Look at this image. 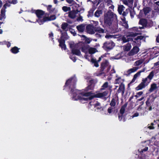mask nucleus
<instances>
[{"label":"nucleus","instance_id":"nucleus-1","mask_svg":"<svg viewBox=\"0 0 159 159\" xmlns=\"http://www.w3.org/2000/svg\"><path fill=\"white\" fill-rule=\"evenodd\" d=\"M92 89V87L91 86L89 85L85 89L82 90L72 89L71 92L72 95V99L75 100H79L81 102L84 103L85 102L92 99L93 98H103L108 94L107 91H105L103 93H98L95 94H93L91 92H87L89 90Z\"/></svg>","mask_w":159,"mask_h":159},{"label":"nucleus","instance_id":"nucleus-2","mask_svg":"<svg viewBox=\"0 0 159 159\" xmlns=\"http://www.w3.org/2000/svg\"><path fill=\"white\" fill-rule=\"evenodd\" d=\"M36 14L38 19L36 20L40 25L43 24L44 23V18L46 17L44 12L41 10H37L35 11Z\"/></svg>","mask_w":159,"mask_h":159},{"label":"nucleus","instance_id":"nucleus-3","mask_svg":"<svg viewBox=\"0 0 159 159\" xmlns=\"http://www.w3.org/2000/svg\"><path fill=\"white\" fill-rule=\"evenodd\" d=\"M116 17V15L113 14L112 12H107L104 18L105 23L109 26L110 25L113 20V18Z\"/></svg>","mask_w":159,"mask_h":159},{"label":"nucleus","instance_id":"nucleus-4","mask_svg":"<svg viewBox=\"0 0 159 159\" xmlns=\"http://www.w3.org/2000/svg\"><path fill=\"white\" fill-rule=\"evenodd\" d=\"M89 107L91 110H96V109L103 110L100 103L96 101H92L89 104Z\"/></svg>","mask_w":159,"mask_h":159},{"label":"nucleus","instance_id":"nucleus-5","mask_svg":"<svg viewBox=\"0 0 159 159\" xmlns=\"http://www.w3.org/2000/svg\"><path fill=\"white\" fill-rule=\"evenodd\" d=\"M150 82L151 81L147 77L143 79L142 82L136 88V90H139L144 88L148 85Z\"/></svg>","mask_w":159,"mask_h":159},{"label":"nucleus","instance_id":"nucleus-6","mask_svg":"<svg viewBox=\"0 0 159 159\" xmlns=\"http://www.w3.org/2000/svg\"><path fill=\"white\" fill-rule=\"evenodd\" d=\"M82 51L85 53V58L86 59H88V60H89V59L88 58L87 56L88 54L89 53L90 54H94L96 52H97V50L95 48H86L83 47L82 49Z\"/></svg>","mask_w":159,"mask_h":159},{"label":"nucleus","instance_id":"nucleus-7","mask_svg":"<svg viewBox=\"0 0 159 159\" xmlns=\"http://www.w3.org/2000/svg\"><path fill=\"white\" fill-rule=\"evenodd\" d=\"M115 43L112 41H107L105 42L103 46V48L106 50L111 49L115 46Z\"/></svg>","mask_w":159,"mask_h":159},{"label":"nucleus","instance_id":"nucleus-8","mask_svg":"<svg viewBox=\"0 0 159 159\" xmlns=\"http://www.w3.org/2000/svg\"><path fill=\"white\" fill-rule=\"evenodd\" d=\"M70 47L71 49V51L73 54L80 56V52L77 47V45H75L74 43H70Z\"/></svg>","mask_w":159,"mask_h":159},{"label":"nucleus","instance_id":"nucleus-9","mask_svg":"<svg viewBox=\"0 0 159 159\" xmlns=\"http://www.w3.org/2000/svg\"><path fill=\"white\" fill-rule=\"evenodd\" d=\"M137 35L136 33H130L129 35H127L126 37L123 36L122 38V40L124 43L127 42L131 40V39H133L132 38H131L130 37H134Z\"/></svg>","mask_w":159,"mask_h":159},{"label":"nucleus","instance_id":"nucleus-10","mask_svg":"<svg viewBox=\"0 0 159 159\" xmlns=\"http://www.w3.org/2000/svg\"><path fill=\"white\" fill-rule=\"evenodd\" d=\"M79 12L80 11L78 9L70 11L68 12V16L71 19H74L76 17V14Z\"/></svg>","mask_w":159,"mask_h":159},{"label":"nucleus","instance_id":"nucleus-11","mask_svg":"<svg viewBox=\"0 0 159 159\" xmlns=\"http://www.w3.org/2000/svg\"><path fill=\"white\" fill-rule=\"evenodd\" d=\"M7 6V4L6 3L4 5L1 11V14L0 15V20H2L5 18V9Z\"/></svg>","mask_w":159,"mask_h":159},{"label":"nucleus","instance_id":"nucleus-12","mask_svg":"<svg viewBox=\"0 0 159 159\" xmlns=\"http://www.w3.org/2000/svg\"><path fill=\"white\" fill-rule=\"evenodd\" d=\"M76 81V79L75 77L71 78L66 81V85H70L74 86Z\"/></svg>","mask_w":159,"mask_h":159},{"label":"nucleus","instance_id":"nucleus-13","mask_svg":"<svg viewBox=\"0 0 159 159\" xmlns=\"http://www.w3.org/2000/svg\"><path fill=\"white\" fill-rule=\"evenodd\" d=\"M139 48L136 46L134 47L132 50L128 53L129 56H133L137 54L139 51Z\"/></svg>","mask_w":159,"mask_h":159},{"label":"nucleus","instance_id":"nucleus-14","mask_svg":"<svg viewBox=\"0 0 159 159\" xmlns=\"http://www.w3.org/2000/svg\"><path fill=\"white\" fill-rule=\"evenodd\" d=\"M46 7L48 11L50 13H56L57 12V10H56V8H55L52 7V5L46 6Z\"/></svg>","mask_w":159,"mask_h":159},{"label":"nucleus","instance_id":"nucleus-15","mask_svg":"<svg viewBox=\"0 0 159 159\" xmlns=\"http://www.w3.org/2000/svg\"><path fill=\"white\" fill-rule=\"evenodd\" d=\"M95 30L94 27L92 25H89L87 27V31L90 34H94L96 31Z\"/></svg>","mask_w":159,"mask_h":159},{"label":"nucleus","instance_id":"nucleus-16","mask_svg":"<svg viewBox=\"0 0 159 159\" xmlns=\"http://www.w3.org/2000/svg\"><path fill=\"white\" fill-rule=\"evenodd\" d=\"M103 57V56H102L99 58L98 61H97L96 59L92 58L91 59V62L96 67L99 66V65L98 63V61H101L102 58Z\"/></svg>","mask_w":159,"mask_h":159},{"label":"nucleus","instance_id":"nucleus-17","mask_svg":"<svg viewBox=\"0 0 159 159\" xmlns=\"http://www.w3.org/2000/svg\"><path fill=\"white\" fill-rule=\"evenodd\" d=\"M125 87L124 84H120L119 88L117 90V92L118 93H121L122 95H123L124 93Z\"/></svg>","mask_w":159,"mask_h":159},{"label":"nucleus","instance_id":"nucleus-18","mask_svg":"<svg viewBox=\"0 0 159 159\" xmlns=\"http://www.w3.org/2000/svg\"><path fill=\"white\" fill-rule=\"evenodd\" d=\"M139 68L138 67H134L131 69H129L127 71L126 73L127 75H129L132 73L136 71Z\"/></svg>","mask_w":159,"mask_h":159},{"label":"nucleus","instance_id":"nucleus-19","mask_svg":"<svg viewBox=\"0 0 159 159\" xmlns=\"http://www.w3.org/2000/svg\"><path fill=\"white\" fill-rule=\"evenodd\" d=\"M56 18V15H52L50 17L46 16V17L44 18V22L47 21L55 20Z\"/></svg>","mask_w":159,"mask_h":159},{"label":"nucleus","instance_id":"nucleus-20","mask_svg":"<svg viewBox=\"0 0 159 159\" xmlns=\"http://www.w3.org/2000/svg\"><path fill=\"white\" fill-rule=\"evenodd\" d=\"M82 38V39L84 40L85 43H89L91 41L90 38H89L86 37L84 35H79Z\"/></svg>","mask_w":159,"mask_h":159},{"label":"nucleus","instance_id":"nucleus-21","mask_svg":"<svg viewBox=\"0 0 159 159\" xmlns=\"http://www.w3.org/2000/svg\"><path fill=\"white\" fill-rule=\"evenodd\" d=\"M59 45L61 48L62 49L65 50L66 48V47L65 44H64L65 41L63 39L59 40Z\"/></svg>","mask_w":159,"mask_h":159},{"label":"nucleus","instance_id":"nucleus-22","mask_svg":"<svg viewBox=\"0 0 159 159\" xmlns=\"http://www.w3.org/2000/svg\"><path fill=\"white\" fill-rule=\"evenodd\" d=\"M124 82V80L123 79H121L120 77H117L116 79L115 83V84H123V83Z\"/></svg>","mask_w":159,"mask_h":159},{"label":"nucleus","instance_id":"nucleus-23","mask_svg":"<svg viewBox=\"0 0 159 159\" xmlns=\"http://www.w3.org/2000/svg\"><path fill=\"white\" fill-rule=\"evenodd\" d=\"M123 2L125 4L129 6L133 4V0H128V1L124 0H123Z\"/></svg>","mask_w":159,"mask_h":159},{"label":"nucleus","instance_id":"nucleus-24","mask_svg":"<svg viewBox=\"0 0 159 159\" xmlns=\"http://www.w3.org/2000/svg\"><path fill=\"white\" fill-rule=\"evenodd\" d=\"M76 28L79 32H83L85 28L84 25L81 24L77 26Z\"/></svg>","mask_w":159,"mask_h":159},{"label":"nucleus","instance_id":"nucleus-25","mask_svg":"<svg viewBox=\"0 0 159 159\" xmlns=\"http://www.w3.org/2000/svg\"><path fill=\"white\" fill-rule=\"evenodd\" d=\"M139 23L143 26H147L148 22L145 19H141L139 22Z\"/></svg>","mask_w":159,"mask_h":159},{"label":"nucleus","instance_id":"nucleus-26","mask_svg":"<svg viewBox=\"0 0 159 159\" xmlns=\"http://www.w3.org/2000/svg\"><path fill=\"white\" fill-rule=\"evenodd\" d=\"M157 88V86L156 84L155 83H153L151 84V87L149 89V91L150 92H152Z\"/></svg>","mask_w":159,"mask_h":159},{"label":"nucleus","instance_id":"nucleus-27","mask_svg":"<svg viewBox=\"0 0 159 159\" xmlns=\"http://www.w3.org/2000/svg\"><path fill=\"white\" fill-rule=\"evenodd\" d=\"M120 23L125 28L128 27V24L125 21V19L124 17L121 19V21L120 22Z\"/></svg>","mask_w":159,"mask_h":159},{"label":"nucleus","instance_id":"nucleus-28","mask_svg":"<svg viewBox=\"0 0 159 159\" xmlns=\"http://www.w3.org/2000/svg\"><path fill=\"white\" fill-rule=\"evenodd\" d=\"M131 48V45L130 44L127 43L126 45L123 46V49L125 51L129 50Z\"/></svg>","mask_w":159,"mask_h":159},{"label":"nucleus","instance_id":"nucleus-29","mask_svg":"<svg viewBox=\"0 0 159 159\" xmlns=\"http://www.w3.org/2000/svg\"><path fill=\"white\" fill-rule=\"evenodd\" d=\"M109 63L107 60H105L102 63L101 67L102 69H104L106 67L108 66Z\"/></svg>","mask_w":159,"mask_h":159},{"label":"nucleus","instance_id":"nucleus-30","mask_svg":"<svg viewBox=\"0 0 159 159\" xmlns=\"http://www.w3.org/2000/svg\"><path fill=\"white\" fill-rule=\"evenodd\" d=\"M140 74L138 72H137L134 75L133 79L131 81V83H133L134 82L138 77L140 76Z\"/></svg>","mask_w":159,"mask_h":159},{"label":"nucleus","instance_id":"nucleus-31","mask_svg":"<svg viewBox=\"0 0 159 159\" xmlns=\"http://www.w3.org/2000/svg\"><path fill=\"white\" fill-rule=\"evenodd\" d=\"M108 84V83L107 82L105 83L102 86L101 89H105L107 88H109V89L111 88V87H110Z\"/></svg>","mask_w":159,"mask_h":159},{"label":"nucleus","instance_id":"nucleus-32","mask_svg":"<svg viewBox=\"0 0 159 159\" xmlns=\"http://www.w3.org/2000/svg\"><path fill=\"white\" fill-rule=\"evenodd\" d=\"M154 72L153 71H152L150 73L149 75L147 77L148 78L150 81H151V80L153 78L154 76Z\"/></svg>","mask_w":159,"mask_h":159},{"label":"nucleus","instance_id":"nucleus-33","mask_svg":"<svg viewBox=\"0 0 159 159\" xmlns=\"http://www.w3.org/2000/svg\"><path fill=\"white\" fill-rule=\"evenodd\" d=\"M124 9V7L123 5H120L118 7V11L120 14L122 13L123 10Z\"/></svg>","mask_w":159,"mask_h":159},{"label":"nucleus","instance_id":"nucleus-34","mask_svg":"<svg viewBox=\"0 0 159 159\" xmlns=\"http://www.w3.org/2000/svg\"><path fill=\"white\" fill-rule=\"evenodd\" d=\"M11 52L13 53L16 54L19 52V49L16 47H15L11 49Z\"/></svg>","mask_w":159,"mask_h":159},{"label":"nucleus","instance_id":"nucleus-35","mask_svg":"<svg viewBox=\"0 0 159 159\" xmlns=\"http://www.w3.org/2000/svg\"><path fill=\"white\" fill-rule=\"evenodd\" d=\"M143 61L142 59H140L135 61L134 63V65L135 66H138L141 65Z\"/></svg>","mask_w":159,"mask_h":159},{"label":"nucleus","instance_id":"nucleus-36","mask_svg":"<svg viewBox=\"0 0 159 159\" xmlns=\"http://www.w3.org/2000/svg\"><path fill=\"white\" fill-rule=\"evenodd\" d=\"M102 14L101 10H97L95 13V16L97 17H98Z\"/></svg>","mask_w":159,"mask_h":159},{"label":"nucleus","instance_id":"nucleus-37","mask_svg":"<svg viewBox=\"0 0 159 159\" xmlns=\"http://www.w3.org/2000/svg\"><path fill=\"white\" fill-rule=\"evenodd\" d=\"M121 58V56L120 54H118L115 57H112L111 58V59L118 60Z\"/></svg>","mask_w":159,"mask_h":159},{"label":"nucleus","instance_id":"nucleus-38","mask_svg":"<svg viewBox=\"0 0 159 159\" xmlns=\"http://www.w3.org/2000/svg\"><path fill=\"white\" fill-rule=\"evenodd\" d=\"M62 10L65 12L69 11L70 10L71 8L70 7L67 6H63L62 7Z\"/></svg>","mask_w":159,"mask_h":159},{"label":"nucleus","instance_id":"nucleus-39","mask_svg":"<svg viewBox=\"0 0 159 159\" xmlns=\"http://www.w3.org/2000/svg\"><path fill=\"white\" fill-rule=\"evenodd\" d=\"M95 30L99 33H103L105 32V30L100 27L97 28Z\"/></svg>","mask_w":159,"mask_h":159},{"label":"nucleus","instance_id":"nucleus-40","mask_svg":"<svg viewBox=\"0 0 159 159\" xmlns=\"http://www.w3.org/2000/svg\"><path fill=\"white\" fill-rule=\"evenodd\" d=\"M5 44H6L8 47H9L11 46V43L8 42H0V45H3Z\"/></svg>","mask_w":159,"mask_h":159},{"label":"nucleus","instance_id":"nucleus-41","mask_svg":"<svg viewBox=\"0 0 159 159\" xmlns=\"http://www.w3.org/2000/svg\"><path fill=\"white\" fill-rule=\"evenodd\" d=\"M133 58L130 57H126L125 59V61L127 62H129L131 61H133Z\"/></svg>","mask_w":159,"mask_h":159},{"label":"nucleus","instance_id":"nucleus-42","mask_svg":"<svg viewBox=\"0 0 159 159\" xmlns=\"http://www.w3.org/2000/svg\"><path fill=\"white\" fill-rule=\"evenodd\" d=\"M144 38V37L142 35H139L137 36L134 39L136 40L139 41L142 39Z\"/></svg>","mask_w":159,"mask_h":159},{"label":"nucleus","instance_id":"nucleus-43","mask_svg":"<svg viewBox=\"0 0 159 159\" xmlns=\"http://www.w3.org/2000/svg\"><path fill=\"white\" fill-rule=\"evenodd\" d=\"M68 24L67 23H63L61 25V28L63 30H65Z\"/></svg>","mask_w":159,"mask_h":159},{"label":"nucleus","instance_id":"nucleus-44","mask_svg":"<svg viewBox=\"0 0 159 159\" xmlns=\"http://www.w3.org/2000/svg\"><path fill=\"white\" fill-rule=\"evenodd\" d=\"M105 38L107 39H109L112 38H115L116 37L115 36L111 35H107L105 36Z\"/></svg>","mask_w":159,"mask_h":159},{"label":"nucleus","instance_id":"nucleus-45","mask_svg":"<svg viewBox=\"0 0 159 159\" xmlns=\"http://www.w3.org/2000/svg\"><path fill=\"white\" fill-rule=\"evenodd\" d=\"M66 1L67 2L70 4H71V5H73L75 2L73 0H66Z\"/></svg>","mask_w":159,"mask_h":159},{"label":"nucleus","instance_id":"nucleus-46","mask_svg":"<svg viewBox=\"0 0 159 159\" xmlns=\"http://www.w3.org/2000/svg\"><path fill=\"white\" fill-rule=\"evenodd\" d=\"M9 3L13 4H16L17 3L16 0H7Z\"/></svg>","mask_w":159,"mask_h":159},{"label":"nucleus","instance_id":"nucleus-47","mask_svg":"<svg viewBox=\"0 0 159 159\" xmlns=\"http://www.w3.org/2000/svg\"><path fill=\"white\" fill-rule=\"evenodd\" d=\"M125 111V108L124 107H122L121 108L120 110V113L121 114H123L124 113Z\"/></svg>","mask_w":159,"mask_h":159},{"label":"nucleus","instance_id":"nucleus-48","mask_svg":"<svg viewBox=\"0 0 159 159\" xmlns=\"http://www.w3.org/2000/svg\"><path fill=\"white\" fill-rule=\"evenodd\" d=\"M116 104V103L115 102V100L114 99H112L110 103V105L111 106L114 107Z\"/></svg>","mask_w":159,"mask_h":159},{"label":"nucleus","instance_id":"nucleus-49","mask_svg":"<svg viewBox=\"0 0 159 159\" xmlns=\"http://www.w3.org/2000/svg\"><path fill=\"white\" fill-rule=\"evenodd\" d=\"M153 123H152L151 124V125H148V128L150 129H154V127L153 126Z\"/></svg>","mask_w":159,"mask_h":159},{"label":"nucleus","instance_id":"nucleus-50","mask_svg":"<svg viewBox=\"0 0 159 159\" xmlns=\"http://www.w3.org/2000/svg\"><path fill=\"white\" fill-rule=\"evenodd\" d=\"M77 20L78 21H81V22L83 20L82 17L81 16H80L77 19Z\"/></svg>","mask_w":159,"mask_h":159},{"label":"nucleus","instance_id":"nucleus-51","mask_svg":"<svg viewBox=\"0 0 159 159\" xmlns=\"http://www.w3.org/2000/svg\"><path fill=\"white\" fill-rule=\"evenodd\" d=\"M70 59H72L74 62L75 61L76 59L75 57L73 55L72 56H70Z\"/></svg>","mask_w":159,"mask_h":159},{"label":"nucleus","instance_id":"nucleus-52","mask_svg":"<svg viewBox=\"0 0 159 159\" xmlns=\"http://www.w3.org/2000/svg\"><path fill=\"white\" fill-rule=\"evenodd\" d=\"M73 5L74 7H75L76 9H78V8L80 7L79 5L77 4L75 2H74Z\"/></svg>","mask_w":159,"mask_h":159},{"label":"nucleus","instance_id":"nucleus-53","mask_svg":"<svg viewBox=\"0 0 159 159\" xmlns=\"http://www.w3.org/2000/svg\"><path fill=\"white\" fill-rule=\"evenodd\" d=\"M149 8H145L143 10L145 14H146L149 12Z\"/></svg>","mask_w":159,"mask_h":159},{"label":"nucleus","instance_id":"nucleus-54","mask_svg":"<svg viewBox=\"0 0 159 159\" xmlns=\"http://www.w3.org/2000/svg\"><path fill=\"white\" fill-rule=\"evenodd\" d=\"M70 33L74 35L75 36L76 34V33L75 31L73 30H71L70 31Z\"/></svg>","mask_w":159,"mask_h":159},{"label":"nucleus","instance_id":"nucleus-55","mask_svg":"<svg viewBox=\"0 0 159 159\" xmlns=\"http://www.w3.org/2000/svg\"><path fill=\"white\" fill-rule=\"evenodd\" d=\"M106 2L108 3V4H111L112 1L111 0H104Z\"/></svg>","mask_w":159,"mask_h":159},{"label":"nucleus","instance_id":"nucleus-56","mask_svg":"<svg viewBox=\"0 0 159 159\" xmlns=\"http://www.w3.org/2000/svg\"><path fill=\"white\" fill-rule=\"evenodd\" d=\"M112 108L111 107L109 108L107 110V111L109 113H112Z\"/></svg>","mask_w":159,"mask_h":159},{"label":"nucleus","instance_id":"nucleus-57","mask_svg":"<svg viewBox=\"0 0 159 159\" xmlns=\"http://www.w3.org/2000/svg\"><path fill=\"white\" fill-rule=\"evenodd\" d=\"M146 70V69L145 68H143V69L141 70H140L138 72L141 75V73L142 72H144Z\"/></svg>","mask_w":159,"mask_h":159},{"label":"nucleus","instance_id":"nucleus-58","mask_svg":"<svg viewBox=\"0 0 159 159\" xmlns=\"http://www.w3.org/2000/svg\"><path fill=\"white\" fill-rule=\"evenodd\" d=\"M139 115V114L138 113H135L132 116V118H134V117H137Z\"/></svg>","mask_w":159,"mask_h":159},{"label":"nucleus","instance_id":"nucleus-59","mask_svg":"<svg viewBox=\"0 0 159 159\" xmlns=\"http://www.w3.org/2000/svg\"><path fill=\"white\" fill-rule=\"evenodd\" d=\"M150 103V101L149 99H148L147 101L146 102V104L147 106H149Z\"/></svg>","mask_w":159,"mask_h":159},{"label":"nucleus","instance_id":"nucleus-60","mask_svg":"<svg viewBox=\"0 0 159 159\" xmlns=\"http://www.w3.org/2000/svg\"><path fill=\"white\" fill-rule=\"evenodd\" d=\"M138 29V28L137 27H134L132 28V30H134L136 31H137Z\"/></svg>","mask_w":159,"mask_h":159},{"label":"nucleus","instance_id":"nucleus-61","mask_svg":"<svg viewBox=\"0 0 159 159\" xmlns=\"http://www.w3.org/2000/svg\"><path fill=\"white\" fill-rule=\"evenodd\" d=\"M123 118V117L122 116H119V119L120 120V121L122 120V119Z\"/></svg>","mask_w":159,"mask_h":159},{"label":"nucleus","instance_id":"nucleus-62","mask_svg":"<svg viewBox=\"0 0 159 159\" xmlns=\"http://www.w3.org/2000/svg\"><path fill=\"white\" fill-rule=\"evenodd\" d=\"M142 94H143V92L141 91V92H138L137 93V95L139 96H140Z\"/></svg>","mask_w":159,"mask_h":159},{"label":"nucleus","instance_id":"nucleus-63","mask_svg":"<svg viewBox=\"0 0 159 159\" xmlns=\"http://www.w3.org/2000/svg\"><path fill=\"white\" fill-rule=\"evenodd\" d=\"M53 2L55 4H57L58 3L57 0H53Z\"/></svg>","mask_w":159,"mask_h":159},{"label":"nucleus","instance_id":"nucleus-64","mask_svg":"<svg viewBox=\"0 0 159 159\" xmlns=\"http://www.w3.org/2000/svg\"><path fill=\"white\" fill-rule=\"evenodd\" d=\"M148 147H146L145 148H144L143 150V151H146L148 150Z\"/></svg>","mask_w":159,"mask_h":159}]
</instances>
